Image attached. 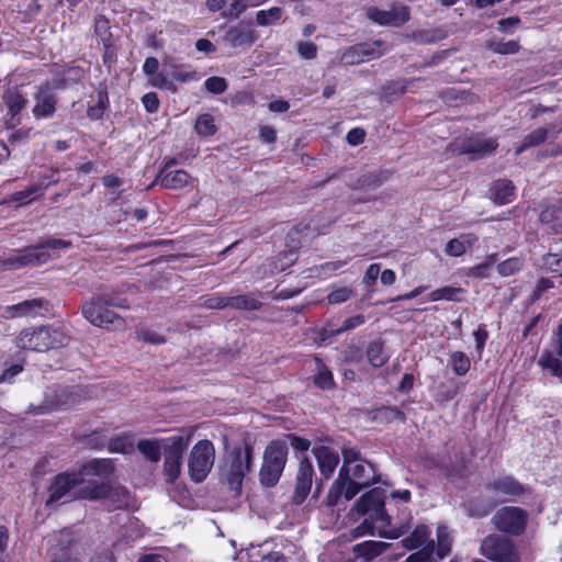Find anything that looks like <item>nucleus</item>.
Masks as SVG:
<instances>
[{
	"label": "nucleus",
	"mask_w": 562,
	"mask_h": 562,
	"mask_svg": "<svg viewBox=\"0 0 562 562\" xmlns=\"http://www.w3.org/2000/svg\"><path fill=\"white\" fill-rule=\"evenodd\" d=\"M256 40L257 35L252 24L243 22L229 27L224 35V41L235 48H248Z\"/></svg>",
	"instance_id": "4be33fe9"
},
{
	"label": "nucleus",
	"mask_w": 562,
	"mask_h": 562,
	"mask_svg": "<svg viewBox=\"0 0 562 562\" xmlns=\"http://www.w3.org/2000/svg\"><path fill=\"white\" fill-rule=\"evenodd\" d=\"M342 459H344V463L339 470L340 476L348 473L349 468H352L358 462L364 460L361 458L360 452L353 448L344 449L342 450Z\"/></svg>",
	"instance_id": "49530a36"
},
{
	"label": "nucleus",
	"mask_w": 562,
	"mask_h": 562,
	"mask_svg": "<svg viewBox=\"0 0 562 562\" xmlns=\"http://www.w3.org/2000/svg\"><path fill=\"white\" fill-rule=\"evenodd\" d=\"M366 15L379 25L398 27L411 19V10L404 4L394 3L390 10L369 7L366 10Z\"/></svg>",
	"instance_id": "f3484780"
},
{
	"label": "nucleus",
	"mask_w": 562,
	"mask_h": 562,
	"mask_svg": "<svg viewBox=\"0 0 562 562\" xmlns=\"http://www.w3.org/2000/svg\"><path fill=\"white\" fill-rule=\"evenodd\" d=\"M353 295V290L349 286H341L333 290L327 295L329 304H341L348 301Z\"/></svg>",
	"instance_id": "09e8293b"
},
{
	"label": "nucleus",
	"mask_w": 562,
	"mask_h": 562,
	"mask_svg": "<svg viewBox=\"0 0 562 562\" xmlns=\"http://www.w3.org/2000/svg\"><path fill=\"white\" fill-rule=\"evenodd\" d=\"M252 460V448H234L228 457L226 467L223 470V477L228 484L231 491L236 495L240 494L241 484L245 475L249 472Z\"/></svg>",
	"instance_id": "6e6552de"
},
{
	"label": "nucleus",
	"mask_w": 562,
	"mask_h": 562,
	"mask_svg": "<svg viewBox=\"0 0 562 562\" xmlns=\"http://www.w3.org/2000/svg\"><path fill=\"white\" fill-rule=\"evenodd\" d=\"M71 243L58 238H46L37 245L18 250L14 255L0 260V271L16 270L29 266L45 263L50 258L49 250L69 248Z\"/></svg>",
	"instance_id": "39448f33"
},
{
	"label": "nucleus",
	"mask_w": 562,
	"mask_h": 562,
	"mask_svg": "<svg viewBox=\"0 0 562 562\" xmlns=\"http://www.w3.org/2000/svg\"><path fill=\"white\" fill-rule=\"evenodd\" d=\"M542 263L548 270L562 276V251L557 254H547L543 257Z\"/></svg>",
	"instance_id": "8fccbe9b"
},
{
	"label": "nucleus",
	"mask_w": 562,
	"mask_h": 562,
	"mask_svg": "<svg viewBox=\"0 0 562 562\" xmlns=\"http://www.w3.org/2000/svg\"><path fill=\"white\" fill-rule=\"evenodd\" d=\"M59 179H52L49 182H45V179H38V181L29 188L25 189V192L29 196V202L40 198L43 195L44 189L48 188L50 184L58 183Z\"/></svg>",
	"instance_id": "de8ad7c7"
},
{
	"label": "nucleus",
	"mask_w": 562,
	"mask_h": 562,
	"mask_svg": "<svg viewBox=\"0 0 562 562\" xmlns=\"http://www.w3.org/2000/svg\"><path fill=\"white\" fill-rule=\"evenodd\" d=\"M551 347L554 352L562 358V317L560 325L553 334V338L551 341Z\"/></svg>",
	"instance_id": "338daca9"
},
{
	"label": "nucleus",
	"mask_w": 562,
	"mask_h": 562,
	"mask_svg": "<svg viewBox=\"0 0 562 562\" xmlns=\"http://www.w3.org/2000/svg\"><path fill=\"white\" fill-rule=\"evenodd\" d=\"M142 102L149 113H155L159 108V100L155 92L145 93L142 98Z\"/></svg>",
	"instance_id": "052dcab7"
},
{
	"label": "nucleus",
	"mask_w": 562,
	"mask_h": 562,
	"mask_svg": "<svg viewBox=\"0 0 562 562\" xmlns=\"http://www.w3.org/2000/svg\"><path fill=\"white\" fill-rule=\"evenodd\" d=\"M30 135H31V128L14 130L8 136V142L11 145H18V144L26 142L30 138Z\"/></svg>",
	"instance_id": "13d9d810"
},
{
	"label": "nucleus",
	"mask_w": 562,
	"mask_h": 562,
	"mask_svg": "<svg viewBox=\"0 0 562 562\" xmlns=\"http://www.w3.org/2000/svg\"><path fill=\"white\" fill-rule=\"evenodd\" d=\"M364 322H366V318L363 315L351 316V317L345 319V322L342 323V325L339 328H336V329L324 328L323 336H325L327 338L338 336L345 331L352 330V329L361 326L362 324H364Z\"/></svg>",
	"instance_id": "c9c22d12"
},
{
	"label": "nucleus",
	"mask_w": 562,
	"mask_h": 562,
	"mask_svg": "<svg viewBox=\"0 0 562 562\" xmlns=\"http://www.w3.org/2000/svg\"><path fill=\"white\" fill-rule=\"evenodd\" d=\"M515 194V187L510 180L501 179L494 182L492 196L495 203L504 205L509 203Z\"/></svg>",
	"instance_id": "cd10ccee"
},
{
	"label": "nucleus",
	"mask_w": 562,
	"mask_h": 562,
	"mask_svg": "<svg viewBox=\"0 0 562 562\" xmlns=\"http://www.w3.org/2000/svg\"><path fill=\"white\" fill-rule=\"evenodd\" d=\"M204 305L209 308L215 310L229 307L228 296L213 295L204 301Z\"/></svg>",
	"instance_id": "bf43d9fd"
},
{
	"label": "nucleus",
	"mask_w": 562,
	"mask_h": 562,
	"mask_svg": "<svg viewBox=\"0 0 562 562\" xmlns=\"http://www.w3.org/2000/svg\"><path fill=\"white\" fill-rule=\"evenodd\" d=\"M314 467L312 462L304 458L300 461L295 476L294 503L302 504L311 493L314 479Z\"/></svg>",
	"instance_id": "412c9836"
},
{
	"label": "nucleus",
	"mask_w": 562,
	"mask_h": 562,
	"mask_svg": "<svg viewBox=\"0 0 562 562\" xmlns=\"http://www.w3.org/2000/svg\"><path fill=\"white\" fill-rule=\"evenodd\" d=\"M384 491L375 487L363 494L356 503L360 515H368L356 528L357 536L374 535L381 538L397 539L408 529V522L392 524V517L384 509Z\"/></svg>",
	"instance_id": "f257e3e1"
},
{
	"label": "nucleus",
	"mask_w": 562,
	"mask_h": 562,
	"mask_svg": "<svg viewBox=\"0 0 562 562\" xmlns=\"http://www.w3.org/2000/svg\"><path fill=\"white\" fill-rule=\"evenodd\" d=\"M295 260H296V257L292 249L281 252L278 256L277 261L274 262V270L278 272L283 271L288 267H290Z\"/></svg>",
	"instance_id": "864d4df0"
},
{
	"label": "nucleus",
	"mask_w": 562,
	"mask_h": 562,
	"mask_svg": "<svg viewBox=\"0 0 562 562\" xmlns=\"http://www.w3.org/2000/svg\"><path fill=\"white\" fill-rule=\"evenodd\" d=\"M317 373L314 375V383L323 390H330L335 386L333 373L317 359Z\"/></svg>",
	"instance_id": "4c0bfd02"
},
{
	"label": "nucleus",
	"mask_w": 562,
	"mask_h": 562,
	"mask_svg": "<svg viewBox=\"0 0 562 562\" xmlns=\"http://www.w3.org/2000/svg\"><path fill=\"white\" fill-rule=\"evenodd\" d=\"M402 544L408 550H424L427 548L431 550V553L435 550V541L430 539V530L424 525L417 526L408 537L402 540Z\"/></svg>",
	"instance_id": "b1692460"
},
{
	"label": "nucleus",
	"mask_w": 562,
	"mask_h": 562,
	"mask_svg": "<svg viewBox=\"0 0 562 562\" xmlns=\"http://www.w3.org/2000/svg\"><path fill=\"white\" fill-rule=\"evenodd\" d=\"M48 308L49 302L47 300L36 297L5 306L3 310V316L5 318L35 317L41 315L42 311L47 312Z\"/></svg>",
	"instance_id": "aec40b11"
},
{
	"label": "nucleus",
	"mask_w": 562,
	"mask_h": 562,
	"mask_svg": "<svg viewBox=\"0 0 562 562\" xmlns=\"http://www.w3.org/2000/svg\"><path fill=\"white\" fill-rule=\"evenodd\" d=\"M288 450L286 442L281 440H273L267 446L259 472V480L263 486L277 485L286 463Z\"/></svg>",
	"instance_id": "0eeeda50"
},
{
	"label": "nucleus",
	"mask_w": 562,
	"mask_h": 562,
	"mask_svg": "<svg viewBox=\"0 0 562 562\" xmlns=\"http://www.w3.org/2000/svg\"><path fill=\"white\" fill-rule=\"evenodd\" d=\"M312 452L317 461L322 475V479L315 480L314 497H317L322 492L323 479L328 480L333 475L339 463V456L337 452L323 445L313 447Z\"/></svg>",
	"instance_id": "6ab92c4d"
},
{
	"label": "nucleus",
	"mask_w": 562,
	"mask_h": 562,
	"mask_svg": "<svg viewBox=\"0 0 562 562\" xmlns=\"http://www.w3.org/2000/svg\"><path fill=\"white\" fill-rule=\"evenodd\" d=\"M389 178L387 171H379L373 173L363 175L359 179V183L366 189H376L382 186Z\"/></svg>",
	"instance_id": "37998d69"
},
{
	"label": "nucleus",
	"mask_w": 562,
	"mask_h": 562,
	"mask_svg": "<svg viewBox=\"0 0 562 562\" xmlns=\"http://www.w3.org/2000/svg\"><path fill=\"white\" fill-rule=\"evenodd\" d=\"M32 114L36 120L50 119L56 112L58 95L53 91L48 81L36 87L33 94Z\"/></svg>",
	"instance_id": "a211bd4d"
},
{
	"label": "nucleus",
	"mask_w": 562,
	"mask_h": 562,
	"mask_svg": "<svg viewBox=\"0 0 562 562\" xmlns=\"http://www.w3.org/2000/svg\"><path fill=\"white\" fill-rule=\"evenodd\" d=\"M190 176L187 171L168 170V165H165L155 179V183H159L162 188L168 190H179L189 183Z\"/></svg>",
	"instance_id": "5701e85b"
},
{
	"label": "nucleus",
	"mask_w": 562,
	"mask_h": 562,
	"mask_svg": "<svg viewBox=\"0 0 562 562\" xmlns=\"http://www.w3.org/2000/svg\"><path fill=\"white\" fill-rule=\"evenodd\" d=\"M205 89L214 94H221L226 91L227 82L222 77H210L204 81Z\"/></svg>",
	"instance_id": "603ef678"
},
{
	"label": "nucleus",
	"mask_w": 562,
	"mask_h": 562,
	"mask_svg": "<svg viewBox=\"0 0 562 562\" xmlns=\"http://www.w3.org/2000/svg\"><path fill=\"white\" fill-rule=\"evenodd\" d=\"M2 102L7 109L9 119L5 121L7 128H14L21 123V112L29 102L24 86H7L2 94Z\"/></svg>",
	"instance_id": "2eb2a0df"
},
{
	"label": "nucleus",
	"mask_w": 562,
	"mask_h": 562,
	"mask_svg": "<svg viewBox=\"0 0 562 562\" xmlns=\"http://www.w3.org/2000/svg\"><path fill=\"white\" fill-rule=\"evenodd\" d=\"M247 8H249V0H231V3L225 12L227 16L237 18Z\"/></svg>",
	"instance_id": "6e6d98bb"
},
{
	"label": "nucleus",
	"mask_w": 562,
	"mask_h": 562,
	"mask_svg": "<svg viewBox=\"0 0 562 562\" xmlns=\"http://www.w3.org/2000/svg\"><path fill=\"white\" fill-rule=\"evenodd\" d=\"M554 350H543L539 360L538 366L550 375L558 378L562 383V360L560 359Z\"/></svg>",
	"instance_id": "a878e982"
},
{
	"label": "nucleus",
	"mask_w": 562,
	"mask_h": 562,
	"mask_svg": "<svg viewBox=\"0 0 562 562\" xmlns=\"http://www.w3.org/2000/svg\"><path fill=\"white\" fill-rule=\"evenodd\" d=\"M389 50L385 42L381 40L363 42L348 47L341 55L344 65H359L381 57Z\"/></svg>",
	"instance_id": "4468645a"
},
{
	"label": "nucleus",
	"mask_w": 562,
	"mask_h": 562,
	"mask_svg": "<svg viewBox=\"0 0 562 562\" xmlns=\"http://www.w3.org/2000/svg\"><path fill=\"white\" fill-rule=\"evenodd\" d=\"M110 307H126L115 292H104L92 296L81 306L83 317L93 326L108 329H119L124 326V321Z\"/></svg>",
	"instance_id": "20e7f679"
},
{
	"label": "nucleus",
	"mask_w": 562,
	"mask_h": 562,
	"mask_svg": "<svg viewBox=\"0 0 562 562\" xmlns=\"http://www.w3.org/2000/svg\"><path fill=\"white\" fill-rule=\"evenodd\" d=\"M528 521V514L517 506H504L492 517L495 528L506 535L520 536L525 532Z\"/></svg>",
	"instance_id": "ddd939ff"
},
{
	"label": "nucleus",
	"mask_w": 562,
	"mask_h": 562,
	"mask_svg": "<svg viewBox=\"0 0 562 562\" xmlns=\"http://www.w3.org/2000/svg\"><path fill=\"white\" fill-rule=\"evenodd\" d=\"M94 31L101 37L104 45H106V42L109 41L111 35L109 32V20L102 15L95 18Z\"/></svg>",
	"instance_id": "5fc2aeb1"
},
{
	"label": "nucleus",
	"mask_w": 562,
	"mask_h": 562,
	"mask_svg": "<svg viewBox=\"0 0 562 562\" xmlns=\"http://www.w3.org/2000/svg\"><path fill=\"white\" fill-rule=\"evenodd\" d=\"M68 341L69 337L63 329L48 325L22 330L16 338V346L33 351H47L64 347Z\"/></svg>",
	"instance_id": "423d86ee"
},
{
	"label": "nucleus",
	"mask_w": 562,
	"mask_h": 562,
	"mask_svg": "<svg viewBox=\"0 0 562 562\" xmlns=\"http://www.w3.org/2000/svg\"><path fill=\"white\" fill-rule=\"evenodd\" d=\"M113 472V463L109 459H94L82 467L79 474L109 477Z\"/></svg>",
	"instance_id": "bb28decb"
},
{
	"label": "nucleus",
	"mask_w": 562,
	"mask_h": 562,
	"mask_svg": "<svg viewBox=\"0 0 562 562\" xmlns=\"http://www.w3.org/2000/svg\"><path fill=\"white\" fill-rule=\"evenodd\" d=\"M215 461V448L210 440H200L191 449L188 468L191 480L203 482L211 472Z\"/></svg>",
	"instance_id": "9d476101"
},
{
	"label": "nucleus",
	"mask_w": 562,
	"mask_h": 562,
	"mask_svg": "<svg viewBox=\"0 0 562 562\" xmlns=\"http://www.w3.org/2000/svg\"><path fill=\"white\" fill-rule=\"evenodd\" d=\"M389 543L375 540H368L357 543L352 551L357 558L371 561L387 550Z\"/></svg>",
	"instance_id": "393cba45"
},
{
	"label": "nucleus",
	"mask_w": 562,
	"mask_h": 562,
	"mask_svg": "<svg viewBox=\"0 0 562 562\" xmlns=\"http://www.w3.org/2000/svg\"><path fill=\"white\" fill-rule=\"evenodd\" d=\"M487 47L492 52L502 54V55L516 54L520 48L519 43L517 41H508V42L491 41L487 43Z\"/></svg>",
	"instance_id": "c03bdc74"
},
{
	"label": "nucleus",
	"mask_w": 562,
	"mask_h": 562,
	"mask_svg": "<svg viewBox=\"0 0 562 562\" xmlns=\"http://www.w3.org/2000/svg\"><path fill=\"white\" fill-rule=\"evenodd\" d=\"M476 237L469 235H461L459 238L450 239L445 247V252L451 257L462 256L468 248H470L474 241H476Z\"/></svg>",
	"instance_id": "c85d7f7f"
},
{
	"label": "nucleus",
	"mask_w": 562,
	"mask_h": 562,
	"mask_svg": "<svg viewBox=\"0 0 562 562\" xmlns=\"http://www.w3.org/2000/svg\"><path fill=\"white\" fill-rule=\"evenodd\" d=\"M449 364L457 375L462 376L469 372L471 360L463 351H453L450 353Z\"/></svg>",
	"instance_id": "f704fd0d"
},
{
	"label": "nucleus",
	"mask_w": 562,
	"mask_h": 562,
	"mask_svg": "<svg viewBox=\"0 0 562 562\" xmlns=\"http://www.w3.org/2000/svg\"><path fill=\"white\" fill-rule=\"evenodd\" d=\"M434 553H431L430 549L425 548L424 550H418L417 552L411 554L406 562H429L431 560Z\"/></svg>",
	"instance_id": "774afa93"
},
{
	"label": "nucleus",
	"mask_w": 562,
	"mask_h": 562,
	"mask_svg": "<svg viewBox=\"0 0 562 562\" xmlns=\"http://www.w3.org/2000/svg\"><path fill=\"white\" fill-rule=\"evenodd\" d=\"M191 434L171 436L164 442V475L167 483H173L181 473L183 452L189 447Z\"/></svg>",
	"instance_id": "1a4fd4ad"
},
{
	"label": "nucleus",
	"mask_w": 562,
	"mask_h": 562,
	"mask_svg": "<svg viewBox=\"0 0 562 562\" xmlns=\"http://www.w3.org/2000/svg\"><path fill=\"white\" fill-rule=\"evenodd\" d=\"M550 132L551 130L547 127H539L530 132L525 136L521 145L516 148V155H520L526 149L539 146L544 143L548 139Z\"/></svg>",
	"instance_id": "2f4dec72"
},
{
	"label": "nucleus",
	"mask_w": 562,
	"mask_h": 562,
	"mask_svg": "<svg viewBox=\"0 0 562 562\" xmlns=\"http://www.w3.org/2000/svg\"><path fill=\"white\" fill-rule=\"evenodd\" d=\"M473 336L475 339V348L479 351V353H481L488 338V333L484 328V326L480 325L477 329L473 333Z\"/></svg>",
	"instance_id": "e2e57ef3"
},
{
	"label": "nucleus",
	"mask_w": 562,
	"mask_h": 562,
	"mask_svg": "<svg viewBox=\"0 0 562 562\" xmlns=\"http://www.w3.org/2000/svg\"><path fill=\"white\" fill-rule=\"evenodd\" d=\"M161 445L157 439H142L137 443L139 452L149 461L158 462L161 458Z\"/></svg>",
	"instance_id": "473e14b6"
},
{
	"label": "nucleus",
	"mask_w": 562,
	"mask_h": 562,
	"mask_svg": "<svg viewBox=\"0 0 562 562\" xmlns=\"http://www.w3.org/2000/svg\"><path fill=\"white\" fill-rule=\"evenodd\" d=\"M259 138L262 143L272 144L277 140V132L269 125H263L259 130Z\"/></svg>",
	"instance_id": "69168bd1"
},
{
	"label": "nucleus",
	"mask_w": 562,
	"mask_h": 562,
	"mask_svg": "<svg viewBox=\"0 0 562 562\" xmlns=\"http://www.w3.org/2000/svg\"><path fill=\"white\" fill-rule=\"evenodd\" d=\"M367 357L370 364L374 368H381L390 358L384 348V344L381 340H375L369 344L367 348Z\"/></svg>",
	"instance_id": "c756f323"
},
{
	"label": "nucleus",
	"mask_w": 562,
	"mask_h": 562,
	"mask_svg": "<svg viewBox=\"0 0 562 562\" xmlns=\"http://www.w3.org/2000/svg\"><path fill=\"white\" fill-rule=\"evenodd\" d=\"M485 490L495 495H504L509 499H517L532 494L529 485L519 482L512 474L497 475L485 484Z\"/></svg>",
	"instance_id": "dca6fc26"
},
{
	"label": "nucleus",
	"mask_w": 562,
	"mask_h": 562,
	"mask_svg": "<svg viewBox=\"0 0 562 562\" xmlns=\"http://www.w3.org/2000/svg\"><path fill=\"white\" fill-rule=\"evenodd\" d=\"M74 496L85 499L105 498L111 493V486L104 482L91 480L85 482L79 473L58 474L49 487V498L46 504L57 502L74 491Z\"/></svg>",
	"instance_id": "f03ea898"
},
{
	"label": "nucleus",
	"mask_w": 562,
	"mask_h": 562,
	"mask_svg": "<svg viewBox=\"0 0 562 562\" xmlns=\"http://www.w3.org/2000/svg\"><path fill=\"white\" fill-rule=\"evenodd\" d=\"M379 274H380V265H378V263L370 265L364 273L363 283L369 286L373 285L376 282Z\"/></svg>",
	"instance_id": "0e129e2a"
},
{
	"label": "nucleus",
	"mask_w": 562,
	"mask_h": 562,
	"mask_svg": "<svg viewBox=\"0 0 562 562\" xmlns=\"http://www.w3.org/2000/svg\"><path fill=\"white\" fill-rule=\"evenodd\" d=\"M464 290L462 288H456V286H443L437 290H434L430 295V301H454V302H461L462 300L459 297V294L463 293Z\"/></svg>",
	"instance_id": "58836bf2"
},
{
	"label": "nucleus",
	"mask_w": 562,
	"mask_h": 562,
	"mask_svg": "<svg viewBox=\"0 0 562 562\" xmlns=\"http://www.w3.org/2000/svg\"><path fill=\"white\" fill-rule=\"evenodd\" d=\"M372 420L376 423H392L395 420L404 423L406 420V416L404 412L400 411L395 406H381L372 411Z\"/></svg>",
	"instance_id": "7c9ffc66"
},
{
	"label": "nucleus",
	"mask_w": 562,
	"mask_h": 562,
	"mask_svg": "<svg viewBox=\"0 0 562 562\" xmlns=\"http://www.w3.org/2000/svg\"><path fill=\"white\" fill-rule=\"evenodd\" d=\"M297 52L304 59H313L317 55V46L313 42H300Z\"/></svg>",
	"instance_id": "4d7b16f0"
},
{
	"label": "nucleus",
	"mask_w": 562,
	"mask_h": 562,
	"mask_svg": "<svg viewBox=\"0 0 562 562\" xmlns=\"http://www.w3.org/2000/svg\"><path fill=\"white\" fill-rule=\"evenodd\" d=\"M480 553L494 562H520V553L516 543L501 535L485 537L480 546Z\"/></svg>",
	"instance_id": "9b49d317"
},
{
	"label": "nucleus",
	"mask_w": 562,
	"mask_h": 562,
	"mask_svg": "<svg viewBox=\"0 0 562 562\" xmlns=\"http://www.w3.org/2000/svg\"><path fill=\"white\" fill-rule=\"evenodd\" d=\"M229 307L244 311H256L261 307V302L252 294L228 296Z\"/></svg>",
	"instance_id": "72a5a7b5"
},
{
	"label": "nucleus",
	"mask_w": 562,
	"mask_h": 562,
	"mask_svg": "<svg viewBox=\"0 0 562 562\" xmlns=\"http://www.w3.org/2000/svg\"><path fill=\"white\" fill-rule=\"evenodd\" d=\"M498 143L496 138L476 134L469 137L457 138L449 144L448 149L453 155H468L471 160L482 159L492 155Z\"/></svg>",
	"instance_id": "f8f14e48"
},
{
	"label": "nucleus",
	"mask_w": 562,
	"mask_h": 562,
	"mask_svg": "<svg viewBox=\"0 0 562 562\" xmlns=\"http://www.w3.org/2000/svg\"><path fill=\"white\" fill-rule=\"evenodd\" d=\"M553 286H554L553 280L548 279V278H541L535 286L532 297L535 300H538L544 292L552 289Z\"/></svg>",
	"instance_id": "680f3d73"
},
{
	"label": "nucleus",
	"mask_w": 562,
	"mask_h": 562,
	"mask_svg": "<svg viewBox=\"0 0 562 562\" xmlns=\"http://www.w3.org/2000/svg\"><path fill=\"white\" fill-rule=\"evenodd\" d=\"M459 393V386L456 383H441L438 387L437 400L441 403L449 402Z\"/></svg>",
	"instance_id": "3c124183"
},
{
	"label": "nucleus",
	"mask_w": 562,
	"mask_h": 562,
	"mask_svg": "<svg viewBox=\"0 0 562 562\" xmlns=\"http://www.w3.org/2000/svg\"><path fill=\"white\" fill-rule=\"evenodd\" d=\"M524 267V259L520 257H512L502 262L496 267L497 272L502 277H509L520 271Z\"/></svg>",
	"instance_id": "a19ab883"
},
{
	"label": "nucleus",
	"mask_w": 562,
	"mask_h": 562,
	"mask_svg": "<svg viewBox=\"0 0 562 562\" xmlns=\"http://www.w3.org/2000/svg\"><path fill=\"white\" fill-rule=\"evenodd\" d=\"M378 475L374 465L367 461H360L355 467L349 468L348 473L338 477L333 483L328 494L327 504L335 506L344 496L346 501L352 499L362 488L375 483Z\"/></svg>",
	"instance_id": "7ed1b4c3"
},
{
	"label": "nucleus",
	"mask_w": 562,
	"mask_h": 562,
	"mask_svg": "<svg viewBox=\"0 0 562 562\" xmlns=\"http://www.w3.org/2000/svg\"><path fill=\"white\" fill-rule=\"evenodd\" d=\"M451 550V538L445 526L437 528V554L439 559H443Z\"/></svg>",
	"instance_id": "79ce46f5"
},
{
	"label": "nucleus",
	"mask_w": 562,
	"mask_h": 562,
	"mask_svg": "<svg viewBox=\"0 0 562 562\" xmlns=\"http://www.w3.org/2000/svg\"><path fill=\"white\" fill-rule=\"evenodd\" d=\"M283 10L279 7H272L269 10H260L256 14V22L261 26L274 24L282 18Z\"/></svg>",
	"instance_id": "ea45409f"
},
{
	"label": "nucleus",
	"mask_w": 562,
	"mask_h": 562,
	"mask_svg": "<svg viewBox=\"0 0 562 562\" xmlns=\"http://www.w3.org/2000/svg\"><path fill=\"white\" fill-rule=\"evenodd\" d=\"M445 37L446 32L441 29L420 30L412 35L413 41L422 45L435 43L443 40Z\"/></svg>",
	"instance_id": "e433bc0d"
},
{
	"label": "nucleus",
	"mask_w": 562,
	"mask_h": 562,
	"mask_svg": "<svg viewBox=\"0 0 562 562\" xmlns=\"http://www.w3.org/2000/svg\"><path fill=\"white\" fill-rule=\"evenodd\" d=\"M195 131L199 135L211 136L216 132L214 119L211 114H202L195 122Z\"/></svg>",
	"instance_id": "a18cd8bd"
}]
</instances>
